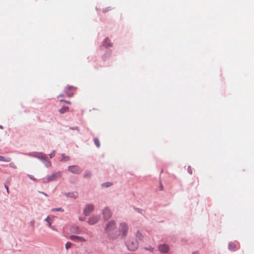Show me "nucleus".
I'll return each mask as SVG.
<instances>
[{
	"instance_id": "cd10ccee",
	"label": "nucleus",
	"mask_w": 254,
	"mask_h": 254,
	"mask_svg": "<svg viewBox=\"0 0 254 254\" xmlns=\"http://www.w3.org/2000/svg\"><path fill=\"white\" fill-rule=\"evenodd\" d=\"M5 188L7 190V192L8 193H9V190H8V186L7 185H5Z\"/></svg>"
},
{
	"instance_id": "9b49d317",
	"label": "nucleus",
	"mask_w": 254,
	"mask_h": 254,
	"mask_svg": "<svg viewBox=\"0 0 254 254\" xmlns=\"http://www.w3.org/2000/svg\"><path fill=\"white\" fill-rule=\"evenodd\" d=\"M104 45L106 47H112V43L108 38H106L104 42Z\"/></svg>"
},
{
	"instance_id": "bb28decb",
	"label": "nucleus",
	"mask_w": 254,
	"mask_h": 254,
	"mask_svg": "<svg viewBox=\"0 0 254 254\" xmlns=\"http://www.w3.org/2000/svg\"><path fill=\"white\" fill-rule=\"evenodd\" d=\"M111 10V8L110 7H109V8H106L104 10V11H109V10Z\"/></svg>"
},
{
	"instance_id": "2f4dec72",
	"label": "nucleus",
	"mask_w": 254,
	"mask_h": 254,
	"mask_svg": "<svg viewBox=\"0 0 254 254\" xmlns=\"http://www.w3.org/2000/svg\"><path fill=\"white\" fill-rule=\"evenodd\" d=\"M40 192L42 194H44L45 196H47V194L44 192Z\"/></svg>"
},
{
	"instance_id": "f8f14e48",
	"label": "nucleus",
	"mask_w": 254,
	"mask_h": 254,
	"mask_svg": "<svg viewBox=\"0 0 254 254\" xmlns=\"http://www.w3.org/2000/svg\"><path fill=\"white\" fill-rule=\"evenodd\" d=\"M68 110H69L68 107L63 106V107H62V108L61 109H60L59 110V111L61 114H63L64 113L67 112L68 111Z\"/></svg>"
},
{
	"instance_id": "7c9ffc66",
	"label": "nucleus",
	"mask_w": 254,
	"mask_h": 254,
	"mask_svg": "<svg viewBox=\"0 0 254 254\" xmlns=\"http://www.w3.org/2000/svg\"><path fill=\"white\" fill-rule=\"evenodd\" d=\"M73 196H74V198H76L77 196V193H75L74 194Z\"/></svg>"
},
{
	"instance_id": "72a5a7b5",
	"label": "nucleus",
	"mask_w": 254,
	"mask_h": 254,
	"mask_svg": "<svg viewBox=\"0 0 254 254\" xmlns=\"http://www.w3.org/2000/svg\"><path fill=\"white\" fill-rule=\"evenodd\" d=\"M31 224H32V225H33V224H34V221H32V222H31Z\"/></svg>"
},
{
	"instance_id": "aec40b11",
	"label": "nucleus",
	"mask_w": 254,
	"mask_h": 254,
	"mask_svg": "<svg viewBox=\"0 0 254 254\" xmlns=\"http://www.w3.org/2000/svg\"><path fill=\"white\" fill-rule=\"evenodd\" d=\"M136 237L139 239V240H141L142 239V235L141 233H140L139 232H137V234H136Z\"/></svg>"
},
{
	"instance_id": "0eeeda50",
	"label": "nucleus",
	"mask_w": 254,
	"mask_h": 254,
	"mask_svg": "<svg viewBox=\"0 0 254 254\" xmlns=\"http://www.w3.org/2000/svg\"><path fill=\"white\" fill-rule=\"evenodd\" d=\"M69 239L76 242H83L86 241V240L83 237L75 235H71L69 237Z\"/></svg>"
},
{
	"instance_id": "4be33fe9",
	"label": "nucleus",
	"mask_w": 254,
	"mask_h": 254,
	"mask_svg": "<svg viewBox=\"0 0 254 254\" xmlns=\"http://www.w3.org/2000/svg\"><path fill=\"white\" fill-rule=\"evenodd\" d=\"M71 246V243H70V242H67L66 244H65V248L67 250L69 248H70Z\"/></svg>"
},
{
	"instance_id": "dca6fc26",
	"label": "nucleus",
	"mask_w": 254,
	"mask_h": 254,
	"mask_svg": "<svg viewBox=\"0 0 254 254\" xmlns=\"http://www.w3.org/2000/svg\"><path fill=\"white\" fill-rule=\"evenodd\" d=\"M94 142H95V144L96 145V146L97 147H99L100 146V141L99 140V139L97 138H95L94 139Z\"/></svg>"
},
{
	"instance_id": "a878e982",
	"label": "nucleus",
	"mask_w": 254,
	"mask_h": 254,
	"mask_svg": "<svg viewBox=\"0 0 254 254\" xmlns=\"http://www.w3.org/2000/svg\"><path fill=\"white\" fill-rule=\"evenodd\" d=\"M60 101L61 102H65V103H66L67 104H70V102L68 101H65V100H61Z\"/></svg>"
},
{
	"instance_id": "1a4fd4ad",
	"label": "nucleus",
	"mask_w": 254,
	"mask_h": 254,
	"mask_svg": "<svg viewBox=\"0 0 254 254\" xmlns=\"http://www.w3.org/2000/svg\"><path fill=\"white\" fill-rule=\"evenodd\" d=\"M103 214L104 218L106 219H109L112 215L110 210L107 208L104 209Z\"/></svg>"
},
{
	"instance_id": "6ab92c4d",
	"label": "nucleus",
	"mask_w": 254,
	"mask_h": 254,
	"mask_svg": "<svg viewBox=\"0 0 254 254\" xmlns=\"http://www.w3.org/2000/svg\"><path fill=\"white\" fill-rule=\"evenodd\" d=\"M52 211H59L63 212V211H64V209H62V208H53V209H52Z\"/></svg>"
},
{
	"instance_id": "f03ea898",
	"label": "nucleus",
	"mask_w": 254,
	"mask_h": 254,
	"mask_svg": "<svg viewBox=\"0 0 254 254\" xmlns=\"http://www.w3.org/2000/svg\"><path fill=\"white\" fill-rule=\"evenodd\" d=\"M62 176L60 172H57L50 176H48L43 179L44 183H48L50 182L54 181Z\"/></svg>"
},
{
	"instance_id": "b1692460",
	"label": "nucleus",
	"mask_w": 254,
	"mask_h": 254,
	"mask_svg": "<svg viewBox=\"0 0 254 254\" xmlns=\"http://www.w3.org/2000/svg\"><path fill=\"white\" fill-rule=\"evenodd\" d=\"M55 154V151H53L50 154V157L52 158L53 156H54Z\"/></svg>"
},
{
	"instance_id": "20e7f679",
	"label": "nucleus",
	"mask_w": 254,
	"mask_h": 254,
	"mask_svg": "<svg viewBox=\"0 0 254 254\" xmlns=\"http://www.w3.org/2000/svg\"><path fill=\"white\" fill-rule=\"evenodd\" d=\"M138 247V243L136 241L128 242L127 247L130 251L136 250Z\"/></svg>"
},
{
	"instance_id": "4468645a",
	"label": "nucleus",
	"mask_w": 254,
	"mask_h": 254,
	"mask_svg": "<svg viewBox=\"0 0 254 254\" xmlns=\"http://www.w3.org/2000/svg\"><path fill=\"white\" fill-rule=\"evenodd\" d=\"M0 161L4 162H9L10 161V158L9 157L5 158L2 156H0Z\"/></svg>"
},
{
	"instance_id": "5701e85b",
	"label": "nucleus",
	"mask_w": 254,
	"mask_h": 254,
	"mask_svg": "<svg viewBox=\"0 0 254 254\" xmlns=\"http://www.w3.org/2000/svg\"><path fill=\"white\" fill-rule=\"evenodd\" d=\"M111 185V184L110 183H106L103 184V186L106 187H109Z\"/></svg>"
},
{
	"instance_id": "412c9836",
	"label": "nucleus",
	"mask_w": 254,
	"mask_h": 254,
	"mask_svg": "<svg viewBox=\"0 0 254 254\" xmlns=\"http://www.w3.org/2000/svg\"><path fill=\"white\" fill-rule=\"evenodd\" d=\"M75 88L73 86H67L65 87V90H71L74 89Z\"/></svg>"
},
{
	"instance_id": "473e14b6",
	"label": "nucleus",
	"mask_w": 254,
	"mask_h": 254,
	"mask_svg": "<svg viewBox=\"0 0 254 254\" xmlns=\"http://www.w3.org/2000/svg\"><path fill=\"white\" fill-rule=\"evenodd\" d=\"M29 178H30L31 179H32V180H35V179H34L33 178H32L31 176H29Z\"/></svg>"
},
{
	"instance_id": "f704fd0d",
	"label": "nucleus",
	"mask_w": 254,
	"mask_h": 254,
	"mask_svg": "<svg viewBox=\"0 0 254 254\" xmlns=\"http://www.w3.org/2000/svg\"><path fill=\"white\" fill-rule=\"evenodd\" d=\"M192 254H198V253L197 252H194Z\"/></svg>"
},
{
	"instance_id": "c85d7f7f",
	"label": "nucleus",
	"mask_w": 254,
	"mask_h": 254,
	"mask_svg": "<svg viewBox=\"0 0 254 254\" xmlns=\"http://www.w3.org/2000/svg\"><path fill=\"white\" fill-rule=\"evenodd\" d=\"M49 217H47L46 219H45V221H47V222H49Z\"/></svg>"
},
{
	"instance_id": "39448f33",
	"label": "nucleus",
	"mask_w": 254,
	"mask_h": 254,
	"mask_svg": "<svg viewBox=\"0 0 254 254\" xmlns=\"http://www.w3.org/2000/svg\"><path fill=\"white\" fill-rule=\"evenodd\" d=\"M94 206L93 204H88L84 209V214L86 216L88 215L94 210Z\"/></svg>"
},
{
	"instance_id": "ddd939ff",
	"label": "nucleus",
	"mask_w": 254,
	"mask_h": 254,
	"mask_svg": "<svg viewBox=\"0 0 254 254\" xmlns=\"http://www.w3.org/2000/svg\"><path fill=\"white\" fill-rule=\"evenodd\" d=\"M38 158H40L42 160H45V159L47 158L46 155H44L42 153H39L37 156H36Z\"/></svg>"
},
{
	"instance_id": "7ed1b4c3",
	"label": "nucleus",
	"mask_w": 254,
	"mask_h": 254,
	"mask_svg": "<svg viewBox=\"0 0 254 254\" xmlns=\"http://www.w3.org/2000/svg\"><path fill=\"white\" fill-rule=\"evenodd\" d=\"M118 231L119 232L120 235L122 234L123 236H126L128 231V227L127 224L125 223H121L119 228V230Z\"/></svg>"
},
{
	"instance_id": "423d86ee",
	"label": "nucleus",
	"mask_w": 254,
	"mask_h": 254,
	"mask_svg": "<svg viewBox=\"0 0 254 254\" xmlns=\"http://www.w3.org/2000/svg\"><path fill=\"white\" fill-rule=\"evenodd\" d=\"M68 170L71 173L77 174L80 173L81 172L80 168L77 166H69Z\"/></svg>"
},
{
	"instance_id": "9d476101",
	"label": "nucleus",
	"mask_w": 254,
	"mask_h": 254,
	"mask_svg": "<svg viewBox=\"0 0 254 254\" xmlns=\"http://www.w3.org/2000/svg\"><path fill=\"white\" fill-rule=\"evenodd\" d=\"M99 219V217L98 216H92L89 218L88 223L91 225L94 224L98 221Z\"/></svg>"
},
{
	"instance_id": "2eb2a0df",
	"label": "nucleus",
	"mask_w": 254,
	"mask_h": 254,
	"mask_svg": "<svg viewBox=\"0 0 254 254\" xmlns=\"http://www.w3.org/2000/svg\"><path fill=\"white\" fill-rule=\"evenodd\" d=\"M229 249L232 250H235L236 249V246L234 243H230L229 245Z\"/></svg>"
},
{
	"instance_id": "c9c22d12",
	"label": "nucleus",
	"mask_w": 254,
	"mask_h": 254,
	"mask_svg": "<svg viewBox=\"0 0 254 254\" xmlns=\"http://www.w3.org/2000/svg\"><path fill=\"white\" fill-rule=\"evenodd\" d=\"M67 95L68 96H71V95H69V94H67Z\"/></svg>"
},
{
	"instance_id": "f3484780",
	"label": "nucleus",
	"mask_w": 254,
	"mask_h": 254,
	"mask_svg": "<svg viewBox=\"0 0 254 254\" xmlns=\"http://www.w3.org/2000/svg\"><path fill=\"white\" fill-rule=\"evenodd\" d=\"M44 160L45 161L44 164L47 167H49L51 166L50 162L47 161L46 159Z\"/></svg>"
},
{
	"instance_id": "6e6552de",
	"label": "nucleus",
	"mask_w": 254,
	"mask_h": 254,
	"mask_svg": "<svg viewBox=\"0 0 254 254\" xmlns=\"http://www.w3.org/2000/svg\"><path fill=\"white\" fill-rule=\"evenodd\" d=\"M158 250L161 253H167L169 251V248L168 246L163 244L158 247Z\"/></svg>"
},
{
	"instance_id": "c756f323",
	"label": "nucleus",
	"mask_w": 254,
	"mask_h": 254,
	"mask_svg": "<svg viewBox=\"0 0 254 254\" xmlns=\"http://www.w3.org/2000/svg\"><path fill=\"white\" fill-rule=\"evenodd\" d=\"M48 226L50 228H52V226H51V223L49 221L48 222Z\"/></svg>"
},
{
	"instance_id": "f257e3e1",
	"label": "nucleus",
	"mask_w": 254,
	"mask_h": 254,
	"mask_svg": "<svg viewBox=\"0 0 254 254\" xmlns=\"http://www.w3.org/2000/svg\"><path fill=\"white\" fill-rule=\"evenodd\" d=\"M106 232L111 239H117L120 236V233L116 227V222L114 220H111L107 224Z\"/></svg>"
},
{
	"instance_id": "393cba45",
	"label": "nucleus",
	"mask_w": 254,
	"mask_h": 254,
	"mask_svg": "<svg viewBox=\"0 0 254 254\" xmlns=\"http://www.w3.org/2000/svg\"><path fill=\"white\" fill-rule=\"evenodd\" d=\"M63 159L65 161H67L69 160V157H64V155H63Z\"/></svg>"
},
{
	"instance_id": "a211bd4d",
	"label": "nucleus",
	"mask_w": 254,
	"mask_h": 254,
	"mask_svg": "<svg viewBox=\"0 0 254 254\" xmlns=\"http://www.w3.org/2000/svg\"><path fill=\"white\" fill-rule=\"evenodd\" d=\"M90 176H91V173L89 171H86L84 175V177L85 178L90 177Z\"/></svg>"
}]
</instances>
